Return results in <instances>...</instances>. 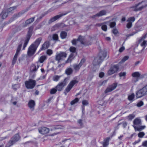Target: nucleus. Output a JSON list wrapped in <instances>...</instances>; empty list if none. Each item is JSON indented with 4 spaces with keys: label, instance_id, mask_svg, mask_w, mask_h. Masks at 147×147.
<instances>
[{
    "label": "nucleus",
    "instance_id": "22",
    "mask_svg": "<svg viewBox=\"0 0 147 147\" xmlns=\"http://www.w3.org/2000/svg\"><path fill=\"white\" fill-rule=\"evenodd\" d=\"M35 105V102L34 100H31L29 101L28 103V106L32 110H34Z\"/></svg>",
    "mask_w": 147,
    "mask_h": 147
},
{
    "label": "nucleus",
    "instance_id": "10",
    "mask_svg": "<svg viewBox=\"0 0 147 147\" xmlns=\"http://www.w3.org/2000/svg\"><path fill=\"white\" fill-rule=\"evenodd\" d=\"M117 83H115L109 86L105 90V93H107L108 92H111L113 91L116 88L117 86Z\"/></svg>",
    "mask_w": 147,
    "mask_h": 147
},
{
    "label": "nucleus",
    "instance_id": "45",
    "mask_svg": "<svg viewBox=\"0 0 147 147\" xmlns=\"http://www.w3.org/2000/svg\"><path fill=\"white\" fill-rule=\"evenodd\" d=\"M53 39L54 40H57L58 39V35L56 34H54L53 35L52 37Z\"/></svg>",
    "mask_w": 147,
    "mask_h": 147
},
{
    "label": "nucleus",
    "instance_id": "2",
    "mask_svg": "<svg viewBox=\"0 0 147 147\" xmlns=\"http://www.w3.org/2000/svg\"><path fill=\"white\" fill-rule=\"evenodd\" d=\"M147 7V2L142 1L132 6L131 8L135 11H140L146 8Z\"/></svg>",
    "mask_w": 147,
    "mask_h": 147
},
{
    "label": "nucleus",
    "instance_id": "6",
    "mask_svg": "<svg viewBox=\"0 0 147 147\" xmlns=\"http://www.w3.org/2000/svg\"><path fill=\"white\" fill-rule=\"evenodd\" d=\"M67 78H65L63 81L58 84L56 86L57 90L59 91H61L62 90L63 88L66 85L67 83Z\"/></svg>",
    "mask_w": 147,
    "mask_h": 147
},
{
    "label": "nucleus",
    "instance_id": "57",
    "mask_svg": "<svg viewBox=\"0 0 147 147\" xmlns=\"http://www.w3.org/2000/svg\"><path fill=\"white\" fill-rule=\"evenodd\" d=\"M85 60L84 59H82L80 62L78 64L80 65L81 66H82L83 64L85 62Z\"/></svg>",
    "mask_w": 147,
    "mask_h": 147
},
{
    "label": "nucleus",
    "instance_id": "29",
    "mask_svg": "<svg viewBox=\"0 0 147 147\" xmlns=\"http://www.w3.org/2000/svg\"><path fill=\"white\" fill-rule=\"evenodd\" d=\"M82 104L83 106H82V112L84 110V106L87 105L88 104V100H84L82 101Z\"/></svg>",
    "mask_w": 147,
    "mask_h": 147
},
{
    "label": "nucleus",
    "instance_id": "18",
    "mask_svg": "<svg viewBox=\"0 0 147 147\" xmlns=\"http://www.w3.org/2000/svg\"><path fill=\"white\" fill-rule=\"evenodd\" d=\"M8 13L5 11H3L0 14V23L7 16Z\"/></svg>",
    "mask_w": 147,
    "mask_h": 147
},
{
    "label": "nucleus",
    "instance_id": "60",
    "mask_svg": "<svg viewBox=\"0 0 147 147\" xmlns=\"http://www.w3.org/2000/svg\"><path fill=\"white\" fill-rule=\"evenodd\" d=\"M16 8V7H11L8 9V11L9 12H10L11 11L15 9Z\"/></svg>",
    "mask_w": 147,
    "mask_h": 147
},
{
    "label": "nucleus",
    "instance_id": "37",
    "mask_svg": "<svg viewBox=\"0 0 147 147\" xmlns=\"http://www.w3.org/2000/svg\"><path fill=\"white\" fill-rule=\"evenodd\" d=\"M22 42H21V43L18 45L16 53L19 54V53L21 50V48L22 46Z\"/></svg>",
    "mask_w": 147,
    "mask_h": 147
},
{
    "label": "nucleus",
    "instance_id": "24",
    "mask_svg": "<svg viewBox=\"0 0 147 147\" xmlns=\"http://www.w3.org/2000/svg\"><path fill=\"white\" fill-rule=\"evenodd\" d=\"M35 17L31 18L27 20L26 21L25 26H26L32 23L34 20Z\"/></svg>",
    "mask_w": 147,
    "mask_h": 147
},
{
    "label": "nucleus",
    "instance_id": "7",
    "mask_svg": "<svg viewBox=\"0 0 147 147\" xmlns=\"http://www.w3.org/2000/svg\"><path fill=\"white\" fill-rule=\"evenodd\" d=\"M67 55V54L65 52H60L56 55L55 60L59 62L60 60H62L63 59L66 57Z\"/></svg>",
    "mask_w": 147,
    "mask_h": 147
},
{
    "label": "nucleus",
    "instance_id": "42",
    "mask_svg": "<svg viewBox=\"0 0 147 147\" xmlns=\"http://www.w3.org/2000/svg\"><path fill=\"white\" fill-rule=\"evenodd\" d=\"M129 58L128 56H125L123 57L121 61L119 62V63H122L127 60Z\"/></svg>",
    "mask_w": 147,
    "mask_h": 147
},
{
    "label": "nucleus",
    "instance_id": "48",
    "mask_svg": "<svg viewBox=\"0 0 147 147\" xmlns=\"http://www.w3.org/2000/svg\"><path fill=\"white\" fill-rule=\"evenodd\" d=\"M119 75L120 77H123L125 78L126 76V73L125 72H121L119 73Z\"/></svg>",
    "mask_w": 147,
    "mask_h": 147
},
{
    "label": "nucleus",
    "instance_id": "46",
    "mask_svg": "<svg viewBox=\"0 0 147 147\" xmlns=\"http://www.w3.org/2000/svg\"><path fill=\"white\" fill-rule=\"evenodd\" d=\"M20 87V85L18 84H15L13 86V88L15 90H17V88Z\"/></svg>",
    "mask_w": 147,
    "mask_h": 147
},
{
    "label": "nucleus",
    "instance_id": "30",
    "mask_svg": "<svg viewBox=\"0 0 147 147\" xmlns=\"http://www.w3.org/2000/svg\"><path fill=\"white\" fill-rule=\"evenodd\" d=\"M18 55H19V54H18L16 53L15 54L13 59V60H12V65L14 64L16 62Z\"/></svg>",
    "mask_w": 147,
    "mask_h": 147
},
{
    "label": "nucleus",
    "instance_id": "58",
    "mask_svg": "<svg viewBox=\"0 0 147 147\" xmlns=\"http://www.w3.org/2000/svg\"><path fill=\"white\" fill-rule=\"evenodd\" d=\"M79 41L78 38L77 40L75 39H73L71 41V42L73 45H76L77 41Z\"/></svg>",
    "mask_w": 147,
    "mask_h": 147
},
{
    "label": "nucleus",
    "instance_id": "39",
    "mask_svg": "<svg viewBox=\"0 0 147 147\" xmlns=\"http://www.w3.org/2000/svg\"><path fill=\"white\" fill-rule=\"evenodd\" d=\"M134 97V93H132L128 96V99L130 101L133 100Z\"/></svg>",
    "mask_w": 147,
    "mask_h": 147
},
{
    "label": "nucleus",
    "instance_id": "16",
    "mask_svg": "<svg viewBox=\"0 0 147 147\" xmlns=\"http://www.w3.org/2000/svg\"><path fill=\"white\" fill-rule=\"evenodd\" d=\"M140 74L139 72H136L132 73L131 74V76L134 78L133 81L134 82H136L138 80V78L140 76Z\"/></svg>",
    "mask_w": 147,
    "mask_h": 147
},
{
    "label": "nucleus",
    "instance_id": "34",
    "mask_svg": "<svg viewBox=\"0 0 147 147\" xmlns=\"http://www.w3.org/2000/svg\"><path fill=\"white\" fill-rule=\"evenodd\" d=\"M73 54H71V55H70L67 60L66 61L65 63H67L71 62V61L72 60V59H73Z\"/></svg>",
    "mask_w": 147,
    "mask_h": 147
},
{
    "label": "nucleus",
    "instance_id": "54",
    "mask_svg": "<svg viewBox=\"0 0 147 147\" xmlns=\"http://www.w3.org/2000/svg\"><path fill=\"white\" fill-rule=\"evenodd\" d=\"M144 104V103L143 101H140L137 104V106L138 107H140Z\"/></svg>",
    "mask_w": 147,
    "mask_h": 147
},
{
    "label": "nucleus",
    "instance_id": "13",
    "mask_svg": "<svg viewBox=\"0 0 147 147\" xmlns=\"http://www.w3.org/2000/svg\"><path fill=\"white\" fill-rule=\"evenodd\" d=\"M118 69L119 67L117 65H114L108 71V73L109 75H111L116 72Z\"/></svg>",
    "mask_w": 147,
    "mask_h": 147
},
{
    "label": "nucleus",
    "instance_id": "52",
    "mask_svg": "<svg viewBox=\"0 0 147 147\" xmlns=\"http://www.w3.org/2000/svg\"><path fill=\"white\" fill-rule=\"evenodd\" d=\"M17 98H12L11 100V102L14 105H16L17 104V102L16 101H14V99L16 100Z\"/></svg>",
    "mask_w": 147,
    "mask_h": 147
},
{
    "label": "nucleus",
    "instance_id": "40",
    "mask_svg": "<svg viewBox=\"0 0 147 147\" xmlns=\"http://www.w3.org/2000/svg\"><path fill=\"white\" fill-rule=\"evenodd\" d=\"M46 59V57L45 56H41L39 59L38 62L39 61L40 63H42Z\"/></svg>",
    "mask_w": 147,
    "mask_h": 147
},
{
    "label": "nucleus",
    "instance_id": "32",
    "mask_svg": "<svg viewBox=\"0 0 147 147\" xmlns=\"http://www.w3.org/2000/svg\"><path fill=\"white\" fill-rule=\"evenodd\" d=\"M74 69L77 71H78L80 69L81 66L79 64H75L73 65Z\"/></svg>",
    "mask_w": 147,
    "mask_h": 147
},
{
    "label": "nucleus",
    "instance_id": "64",
    "mask_svg": "<svg viewBox=\"0 0 147 147\" xmlns=\"http://www.w3.org/2000/svg\"><path fill=\"white\" fill-rule=\"evenodd\" d=\"M104 73L103 72H101L99 74V76L100 78H102L104 76Z\"/></svg>",
    "mask_w": 147,
    "mask_h": 147
},
{
    "label": "nucleus",
    "instance_id": "25",
    "mask_svg": "<svg viewBox=\"0 0 147 147\" xmlns=\"http://www.w3.org/2000/svg\"><path fill=\"white\" fill-rule=\"evenodd\" d=\"M110 138L108 137L105 138L103 143V147H107L109 144V141Z\"/></svg>",
    "mask_w": 147,
    "mask_h": 147
},
{
    "label": "nucleus",
    "instance_id": "43",
    "mask_svg": "<svg viewBox=\"0 0 147 147\" xmlns=\"http://www.w3.org/2000/svg\"><path fill=\"white\" fill-rule=\"evenodd\" d=\"M79 100V99L78 98H76L74 100L71 101L70 104L71 105H73L78 102Z\"/></svg>",
    "mask_w": 147,
    "mask_h": 147
},
{
    "label": "nucleus",
    "instance_id": "59",
    "mask_svg": "<svg viewBox=\"0 0 147 147\" xmlns=\"http://www.w3.org/2000/svg\"><path fill=\"white\" fill-rule=\"evenodd\" d=\"M78 123L79 124L80 126L82 127L83 125L82 120V119H80L78 121Z\"/></svg>",
    "mask_w": 147,
    "mask_h": 147
},
{
    "label": "nucleus",
    "instance_id": "62",
    "mask_svg": "<svg viewBox=\"0 0 147 147\" xmlns=\"http://www.w3.org/2000/svg\"><path fill=\"white\" fill-rule=\"evenodd\" d=\"M125 49V47H124L123 46L122 47H121L119 50V51L121 53Z\"/></svg>",
    "mask_w": 147,
    "mask_h": 147
},
{
    "label": "nucleus",
    "instance_id": "47",
    "mask_svg": "<svg viewBox=\"0 0 147 147\" xmlns=\"http://www.w3.org/2000/svg\"><path fill=\"white\" fill-rule=\"evenodd\" d=\"M60 77V76H56L53 77V80L54 81H57L59 80V78Z\"/></svg>",
    "mask_w": 147,
    "mask_h": 147
},
{
    "label": "nucleus",
    "instance_id": "38",
    "mask_svg": "<svg viewBox=\"0 0 147 147\" xmlns=\"http://www.w3.org/2000/svg\"><path fill=\"white\" fill-rule=\"evenodd\" d=\"M22 42H21V43L18 45L16 53L19 54V53L21 50V48L22 46Z\"/></svg>",
    "mask_w": 147,
    "mask_h": 147
},
{
    "label": "nucleus",
    "instance_id": "31",
    "mask_svg": "<svg viewBox=\"0 0 147 147\" xmlns=\"http://www.w3.org/2000/svg\"><path fill=\"white\" fill-rule=\"evenodd\" d=\"M67 35V32L65 31L61 32L60 34V36L61 38H65Z\"/></svg>",
    "mask_w": 147,
    "mask_h": 147
},
{
    "label": "nucleus",
    "instance_id": "36",
    "mask_svg": "<svg viewBox=\"0 0 147 147\" xmlns=\"http://www.w3.org/2000/svg\"><path fill=\"white\" fill-rule=\"evenodd\" d=\"M108 22L103 23V24H102L101 26V29L102 30L105 31H106L107 30V26L105 24Z\"/></svg>",
    "mask_w": 147,
    "mask_h": 147
},
{
    "label": "nucleus",
    "instance_id": "26",
    "mask_svg": "<svg viewBox=\"0 0 147 147\" xmlns=\"http://www.w3.org/2000/svg\"><path fill=\"white\" fill-rule=\"evenodd\" d=\"M107 12L105 10H102L97 13L98 17H101L106 14Z\"/></svg>",
    "mask_w": 147,
    "mask_h": 147
},
{
    "label": "nucleus",
    "instance_id": "41",
    "mask_svg": "<svg viewBox=\"0 0 147 147\" xmlns=\"http://www.w3.org/2000/svg\"><path fill=\"white\" fill-rule=\"evenodd\" d=\"M135 117V115L134 114H130L127 117V118L129 120H131L133 119H134Z\"/></svg>",
    "mask_w": 147,
    "mask_h": 147
},
{
    "label": "nucleus",
    "instance_id": "35",
    "mask_svg": "<svg viewBox=\"0 0 147 147\" xmlns=\"http://www.w3.org/2000/svg\"><path fill=\"white\" fill-rule=\"evenodd\" d=\"M72 88L71 86L68 85L65 89V91L64 92L65 94L66 95L70 91Z\"/></svg>",
    "mask_w": 147,
    "mask_h": 147
},
{
    "label": "nucleus",
    "instance_id": "4",
    "mask_svg": "<svg viewBox=\"0 0 147 147\" xmlns=\"http://www.w3.org/2000/svg\"><path fill=\"white\" fill-rule=\"evenodd\" d=\"M78 39L81 43L85 46L91 45L92 41L91 38L89 37L85 38L84 37L81 36H79Z\"/></svg>",
    "mask_w": 147,
    "mask_h": 147
},
{
    "label": "nucleus",
    "instance_id": "3",
    "mask_svg": "<svg viewBox=\"0 0 147 147\" xmlns=\"http://www.w3.org/2000/svg\"><path fill=\"white\" fill-rule=\"evenodd\" d=\"M133 123L134 125L133 126L134 128L135 131H141L145 127V126H142L139 127L136 126L140 125L141 124V120L139 118L135 119L133 121Z\"/></svg>",
    "mask_w": 147,
    "mask_h": 147
},
{
    "label": "nucleus",
    "instance_id": "23",
    "mask_svg": "<svg viewBox=\"0 0 147 147\" xmlns=\"http://www.w3.org/2000/svg\"><path fill=\"white\" fill-rule=\"evenodd\" d=\"M38 61L37 62V65L36 66L34 64L32 65L31 67L30 70L32 72L36 71L37 69L38 68L39 66L38 65Z\"/></svg>",
    "mask_w": 147,
    "mask_h": 147
},
{
    "label": "nucleus",
    "instance_id": "8",
    "mask_svg": "<svg viewBox=\"0 0 147 147\" xmlns=\"http://www.w3.org/2000/svg\"><path fill=\"white\" fill-rule=\"evenodd\" d=\"M20 138V136L18 134H15L12 138H11V140L9 142V143L10 144V145L11 146L13 145L16 142L19 140Z\"/></svg>",
    "mask_w": 147,
    "mask_h": 147
},
{
    "label": "nucleus",
    "instance_id": "1",
    "mask_svg": "<svg viewBox=\"0 0 147 147\" xmlns=\"http://www.w3.org/2000/svg\"><path fill=\"white\" fill-rule=\"evenodd\" d=\"M41 40V38H38L36 40L34 44H32L29 47L27 52V54L29 56H31L34 53Z\"/></svg>",
    "mask_w": 147,
    "mask_h": 147
},
{
    "label": "nucleus",
    "instance_id": "33",
    "mask_svg": "<svg viewBox=\"0 0 147 147\" xmlns=\"http://www.w3.org/2000/svg\"><path fill=\"white\" fill-rule=\"evenodd\" d=\"M78 81L76 80H72L70 82L68 85H69L72 88L74 85L75 84L78 83Z\"/></svg>",
    "mask_w": 147,
    "mask_h": 147
},
{
    "label": "nucleus",
    "instance_id": "56",
    "mask_svg": "<svg viewBox=\"0 0 147 147\" xmlns=\"http://www.w3.org/2000/svg\"><path fill=\"white\" fill-rule=\"evenodd\" d=\"M47 54L50 55L53 53V51L51 49H48L47 50Z\"/></svg>",
    "mask_w": 147,
    "mask_h": 147
},
{
    "label": "nucleus",
    "instance_id": "12",
    "mask_svg": "<svg viewBox=\"0 0 147 147\" xmlns=\"http://www.w3.org/2000/svg\"><path fill=\"white\" fill-rule=\"evenodd\" d=\"M32 35L31 31L29 30L27 35L26 39L25 40L24 42L23 45V49H24L26 45H27L28 41Z\"/></svg>",
    "mask_w": 147,
    "mask_h": 147
},
{
    "label": "nucleus",
    "instance_id": "44",
    "mask_svg": "<svg viewBox=\"0 0 147 147\" xmlns=\"http://www.w3.org/2000/svg\"><path fill=\"white\" fill-rule=\"evenodd\" d=\"M23 13L22 12H19L15 14L13 16V17L15 18H18L21 16Z\"/></svg>",
    "mask_w": 147,
    "mask_h": 147
},
{
    "label": "nucleus",
    "instance_id": "49",
    "mask_svg": "<svg viewBox=\"0 0 147 147\" xmlns=\"http://www.w3.org/2000/svg\"><path fill=\"white\" fill-rule=\"evenodd\" d=\"M145 134L143 132H139L138 135V137L139 138H142L144 136Z\"/></svg>",
    "mask_w": 147,
    "mask_h": 147
},
{
    "label": "nucleus",
    "instance_id": "63",
    "mask_svg": "<svg viewBox=\"0 0 147 147\" xmlns=\"http://www.w3.org/2000/svg\"><path fill=\"white\" fill-rule=\"evenodd\" d=\"M146 94H147V84L143 87Z\"/></svg>",
    "mask_w": 147,
    "mask_h": 147
},
{
    "label": "nucleus",
    "instance_id": "27",
    "mask_svg": "<svg viewBox=\"0 0 147 147\" xmlns=\"http://www.w3.org/2000/svg\"><path fill=\"white\" fill-rule=\"evenodd\" d=\"M73 71V69L71 68H69L66 70L65 73L67 75H70L72 73Z\"/></svg>",
    "mask_w": 147,
    "mask_h": 147
},
{
    "label": "nucleus",
    "instance_id": "15",
    "mask_svg": "<svg viewBox=\"0 0 147 147\" xmlns=\"http://www.w3.org/2000/svg\"><path fill=\"white\" fill-rule=\"evenodd\" d=\"M38 131L40 134H45L49 133V129L45 127H42L38 129Z\"/></svg>",
    "mask_w": 147,
    "mask_h": 147
},
{
    "label": "nucleus",
    "instance_id": "51",
    "mask_svg": "<svg viewBox=\"0 0 147 147\" xmlns=\"http://www.w3.org/2000/svg\"><path fill=\"white\" fill-rule=\"evenodd\" d=\"M112 33L114 34H116L118 33V31L117 29L115 28L112 30Z\"/></svg>",
    "mask_w": 147,
    "mask_h": 147
},
{
    "label": "nucleus",
    "instance_id": "61",
    "mask_svg": "<svg viewBox=\"0 0 147 147\" xmlns=\"http://www.w3.org/2000/svg\"><path fill=\"white\" fill-rule=\"evenodd\" d=\"M142 146L145 147H147V141H145L143 142Z\"/></svg>",
    "mask_w": 147,
    "mask_h": 147
},
{
    "label": "nucleus",
    "instance_id": "53",
    "mask_svg": "<svg viewBox=\"0 0 147 147\" xmlns=\"http://www.w3.org/2000/svg\"><path fill=\"white\" fill-rule=\"evenodd\" d=\"M116 25V23L115 22H111L110 23L109 26L111 28H113Z\"/></svg>",
    "mask_w": 147,
    "mask_h": 147
},
{
    "label": "nucleus",
    "instance_id": "14",
    "mask_svg": "<svg viewBox=\"0 0 147 147\" xmlns=\"http://www.w3.org/2000/svg\"><path fill=\"white\" fill-rule=\"evenodd\" d=\"M135 18L134 17H132L128 18L127 20L128 22L126 25V27L128 28H130L132 26V23L134 21Z\"/></svg>",
    "mask_w": 147,
    "mask_h": 147
},
{
    "label": "nucleus",
    "instance_id": "19",
    "mask_svg": "<svg viewBox=\"0 0 147 147\" xmlns=\"http://www.w3.org/2000/svg\"><path fill=\"white\" fill-rule=\"evenodd\" d=\"M106 56L107 52L105 51H100L98 57L102 61Z\"/></svg>",
    "mask_w": 147,
    "mask_h": 147
},
{
    "label": "nucleus",
    "instance_id": "11",
    "mask_svg": "<svg viewBox=\"0 0 147 147\" xmlns=\"http://www.w3.org/2000/svg\"><path fill=\"white\" fill-rule=\"evenodd\" d=\"M67 13H65L64 14L62 13L61 14H60L58 15H56L53 18H51L49 20L48 22V23L49 24H50L52 23V22L55 21L56 20L58 19L61 17L62 16H63L64 15H65Z\"/></svg>",
    "mask_w": 147,
    "mask_h": 147
},
{
    "label": "nucleus",
    "instance_id": "17",
    "mask_svg": "<svg viewBox=\"0 0 147 147\" xmlns=\"http://www.w3.org/2000/svg\"><path fill=\"white\" fill-rule=\"evenodd\" d=\"M147 34H146L145 35L143 36L141 38L139 42L140 43V45L142 46H144V48L147 45V41L144 40V39L146 38Z\"/></svg>",
    "mask_w": 147,
    "mask_h": 147
},
{
    "label": "nucleus",
    "instance_id": "5",
    "mask_svg": "<svg viewBox=\"0 0 147 147\" xmlns=\"http://www.w3.org/2000/svg\"><path fill=\"white\" fill-rule=\"evenodd\" d=\"M36 82L35 80L30 79L28 81L25 82V85L27 88L31 89L33 88L35 86Z\"/></svg>",
    "mask_w": 147,
    "mask_h": 147
},
{
    "label": "nucleus",
    "instance_id": "20",
    "mask_svg": "<svg viewBox=\"0 0 147 147\" xmlns=\"http://www.w3.org/2000/svg\"><path fill=\"white\" fill-rule=\"evenodd\" d=\"M49 46V43L48 41H46L42 45L41 48L39 51L45 50L47 49Z\"/></svg>",
    "mask_w": 147,
    "mask_h": 147
},
{
    "label": "nucleus",
    "instance_id": "55",
    "mask_svg": "<svg viewBox=\"0 0 147 147\" xmlns=\"http://www.w3.org/2000/svg\"><path fill=\"white\" fill-rule=\"evenodd\" d=\"M57 90V89L55 88H53L50 91L51 94H55Z\"/></svg>",
    "mask_w": 147,
    "mask_h": 147
},
{
    "label": "nucleus",
    "instance_id": "50",
    "mask_svg": "<svg viewBox=\"0 0 147 147\" xmlns=\"http://www.w3.org/2000/svg\"><path fill=\"white\" fill-rule=\"evenodd\" d=\"M69 50L71 52L74 53L76 51V48L73 47H71L69 48Z\"/></svg>",
    "mask_w": 147,
    "mask_h": 147
},
{
    "label": "nucleus",
    "instance_id": "9",
    "mask_svg": "<svg viewBox=\"0 0 147 147\" xmlns=\"http://www.w3.org/2000/svg\"><path fill=\"white\" fill-rule=\"evenodd\" d=\"M146 95V94L143 87L136 93V96L138 98H141Z\"/></svg>",
    "mask_w": 147,
    "mask_h": 147
},
{
    "label": "nucleus",
    "instance_id": "21",
    "mask_svg": "<svg viewBox=\"0 0 147 147\" xmlns=\"http://www.w3.org/2000/svg\"><path fill=\"white\" fill-rule=\"evenodd\" d=\"M102 61L98 57L95 58L93 62V64L94 65H96L99 64Z\"/></svg>",
    "mask_w": 147,
    "mask_h": 147
},
{
    "label": "nucleus",
    "instance_id": "28",
    "mask_svg": "<svg viewBox=\"0 0 147 147\" xmlns=\"http://www.w3.org/2000/svg\"><path fill=\"white\" fill-rule=\"evenodd\" d=\"M98 104L99 105V107L100 106H103V108L105 107L106 103L103 100H100L98 101Z\"/></svg>",
    "mask_w": 147,
    "mask_h": 147
}]
</instances>
